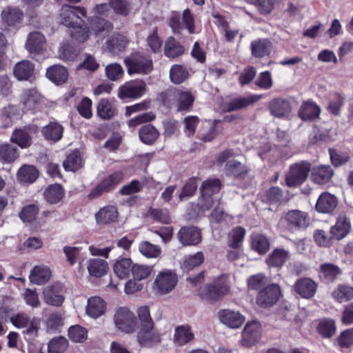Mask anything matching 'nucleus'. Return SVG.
Here are the masks:
<instances>
[{
    "instance_id": "f257e3e1",
    "label": "nucleus",
    "mask_w": 353,
    "mask_h": 353,
    "mask_svg": "<svg viewBox=\"0 0 353 353\" xmlns=\"http://www.w3.org/2000/svg\"><path fill=\"white\" fill-rule=\"evenodd\" d=\"M139 323V330L137 340L142 345H148L161 341L159 332L154 328V323L152 319L150 311L148 306H141L137 309Z\"/></svg>"
},
{
    "instance_id": "f03ea898",
    "label": "nucleus",
    "mask_w": 353,
    "mask_h": 353,
    "mask_svg": "<svg viewBox=\"0 0 353 353\" xmlns=\"http://www.w3.org/2000/svg\"><path fill=\"white\" fill-rule=\"evenodd\" d=\"M125 63L130 74H146L152 70V60L139 52L132 54L125 59Z\"/></svg>"
},
{
    "instance_id": "7ed1b4c3",
    "label": "nucleus",
    "mask_w": 353,
    "mask_h": 353,
    "mask_svg": "<svg viewBox=\"0 0 353 353\" xmlns=\"http://www.w3.org/2000/svg\"><path fill=\"white\" fill-rule=\"evenodd\" d=\"M86 12L83 8L63 5L60 10L61 23L69 28L83 26V21L81 16L85 17Z\"/></svg>"
},
{
    "instance_id": "20e7f679",
    "label": "nucleus",
    "mask_w": 353,
    "mask_h": 353,
    "mask_svg": "<svg viewBox=\"0 0 353 353\" xmlns=\"http://www.w3.org/2000/svg\"><path fill=\"white\" fill-rule=\"evenodd\" d=\"M114 322L117 328L121 332L130 334L136 330L135 316L128 307H121L116 310L114 315Z\"/></svg>"
},
{
    "instance_id": "39448f33",
    "label": "nucleus",
    "mask_w": 353,
    "mask_h": 353,
    "mask_svg": "<svg viewBox=\"0 0 353 353\" xmlns=\"http://www.w3.org/2000/svg\"><path fill=\"white\" fill-rule=\"evenodd\" d=\"M310 164L301 162L292 165L290 171L285 176V183L289 187H296L303 183L308 176Z\"/></svg>"
},
{
    "instance_id": "423d86ee",
    "label": "nucleus",
    "mask_w": 353,
    "mask_h": 353,
    "mask_svg": "<svg viewBox=\"0 0 353 353\" xmlns=\"http://www.w3.org/2000/svg\"><path fill=\"white\" fill-rule=\"evenodd\" d=\"M146 90V83L141 79H136L121 85L119 89L118 97L121 99H137L141 97Z\"/></svg>"
},
{
    "instance_id": "0eeeda50",
    "label": "nucleus",
    "mask_w": 353,
    "mask_h": 353,
    "mask_svg": "<svg viewBox=\"0 0 353 353\" xmlns=\"http://www.w3.org/2000/svg\"><path fill=\"white\" fill-rule=\"evenodd\" d=\"M225 278L226 276H222L221 278L222 282H215L201 290L200 296L202 299L212 302L227 294L229 292L230 288L225 281Z\"/></svg>"
},
{
    "instance_id": "6e6552de",
    "label": "nucleus",
    "mask_w": 353,
    "mask_h": 353,
    "mask_svg": "<svg viewBox=\"0 0 353 353\" xmlns=\"http://www.w3.org/2000/svg\"><path fill=\"white\" fill-rule=\"evenodd\" d=\"M43 301L50 305L60 307L65 300L63 285L54 283L48 285L43 289Z\"/></svg>"
},
{
    "instance_id": "1a4fd4ad",
    "label": "nucleus",
    "mask_w": 353,
    "mask_h": 353,
    "mask_svg": "<svg viewBox=\"0 0 353 353\" xmlns=\"http://www.w3.org/2000/svg\"><path fill=\"white\" fill-rule=\"evenodd\" d=\"M177 281V276L174 273L170 270H164L157 275L154 285L160 294H165L175 288Z\"/></svg>"
},
{
    "instance_id": "9d476101",
    "label": "nucleus",
    "mask_w": 353,
    "mask_h": 353,
    "mask_svg": "<svg viewBox=\"0 0 353 353\" xmlns=\"http://www.w3.org/2000/svg\"><path fill=\"white\" fill-rule=\"evenodd\" d=\"M281 295V290L277 284H271L261 290L257 296V304L263 307L274 305Z\"/></svg>"
},
{
    "instance_id": "9b49d317",
    "label": "nucleus",
    "mask_w": 353,
    "mask_h": 353,
    "mask_svg": "<svg viewBox=\"0 0 353 353\" xmlns=\"http://www.w3.org/2000/svg\"><path fill=\"white\" fill-rule=\"evenodd\" d=\"M262 97L263 95L261 94H251L248 97L233 98L224 103L223 109L225 112H228L238 111L257 102L262 99Z\"/></svg>"
},
{
    "instance_id": "f8f14e48",
    "label": "nucleus",
    "mask_w": 353,
    "mask_h": 353,
    "mask_svg": "<svg viewBox=\"0 0 353 353\" xmlns=\"http://www.w3.org/2000/svg\"><path fill=\"white\" fill-rule=\"evenodd\" d=\"M176 237L183 246L196 245L201 241L200 230L194 226L182 227L178 232Z\"/></svg>"
},
{
    "instance_id": "ddd939ff",
    "label": "nucleus",
    "mask_w": 353,
    "mask_h": 353,
    "mask_svg": "<svg viewBox=\"0 0 353 353\" xmlns=\"http://www.w3.org/2000/svg\"><path fill=\"white\" fill-rule=\"evenodd\" d=\"M123 176L121 172H115L104 179L89 194L90 199H95L104 192L112 190L122 180Z\"/></svg>"
},
{
    "instance_id": "4468645a",
    "label": "nucleus",
    "mask_w": 353,
    "mask_h": 353,
    "mask_svg": "<svg viewBox=\"0 0 353 353\" xmlns=\"http://www.w3.org/2000/svg\"><path fill=\"white\" fill-rule=\"evenodd\" d=\"M261 336V327L258 321L247 323L242 332V345L250 347L257 343Z\"/></svg>"
},
{
    "instance_id": "2eb2a0df",
    "label": "nucleus",
    "mask_w": 353,
    "mask_h": 353,
    "mask_svg": "<svg viewBox=\"0 0 353 353\" xmlns=\"http://www.w3.org/2000/svg\"><path fill=\"white\" fill-rule=\"evenodd\" d=\"M26 48L32 54H43L46 49L45 37L39 32H30L26 43Z\"/></svg>"
},
{
    "instance_id": "dca6fc26",
    "label": "nucleus",
    "mask_w": 353,
    "mask_h": 353,
    "mask_svg": "<svg viewBox=\"0 0 353 353\" xmlns=\"http://www.w3.org/2000/svg\"><path fill=\"white\" fill-rule=\"evenodd\" d=\"M42 101V96L35 88L24 89L20 96V103L29 110L35 109Z\"/></svg>"
},
{
    "instance_id": "f3484780",
    "label": "nucleus",
    "mask_w": 353,
    "mask_h": 353,
    "mask_svg": "<svg viewBox=\"0 0 353 353\" xmlns=\"http://www.w3.org/2000/svg\"><path fill=\"white\" fill-rule=\"evenodd\" d=\"M221 322L229 327L238 328L245 321L244 316L238 312L221 310L219 312Z\"/></svg>"
},
{
    "instance_id": "a211bd4d",
    "label": "nucleus",
    "mask_w": 353,
    "mask_h": 353,
    "mask_svg": "<svg viewBox=\"0 0 353 353\" xmlns=\"http://www.w3.org/2000/svg\"><path fill=\"white\" fill-rule=\"evenodd\" d=\"M316 283L309 278L299 279L294 285L295 292L301 297L309 299L312 297L316 291Z\"/></svg>"
},
{
    "instance_id": "6ab92c4d",
    "label": "nucleus",
    "mask_w": 353,
    "mask_h": 353,
    "mask_svg": "<svg viewBox=\"0 0 353 353\" xmlns=\"http://www.w3.org/2000/svg\"><path fill=\"white\" fill-rule=\"evenodd\" d=\"M337 198L329 192L322 193L316 203V209L321 213H330L336 207Z\"/></svg>"
},
{
    "instance_id": "aec40b11",
    "label": "nucleus",
    "mask_w": 353,
    "mask_h": 353,
    "mask_svg": "<svg viewBox=\"0 0 353 353\" xmlns=\"http://www.w3.org/2000/svg\"><path fill=\"white\" fill-rule=\"evenodd\" d=\"M41 133L46 139L57 142L63 137V127L57 121H51L42 128Z\"/></svg>"
},
{
    "instance_id": "412c9836",
    "label": "nucleus",
    "mask_w": 353,
    "mask_h": 353,
    "mask_svg": "<svg viewBox=\"0 0 353 353\" xmlns=\"http://www.w3.org/2000/svg\"><path fill=\"white\" fill-rule=\"evenodd\" d=\"M334 172L329 165L315 166L312 170L311 179L317 184L327 183L333 176Z\"/></svg>"
},
{
    "instance_id": "4be33fe9",
    "label": "nucleus",
    "mask_w": 353,
    "mask_h": 353,
    "mask_svg": "<svg viewBox=\"0 0 353 353\" xmlns=\"http://www.w3.org/2000/svg\"><path fill=\"white\" fill-rule=\"evenodd\" d=\"M128 43L127 38L120 34H113L105 42L107 50L114 54L124 51Z\"/></svg>"
},
{
    "instance_id": "5701e85b",
    "label": "nucleus",
    "mask_w": 353,
    "mask_h": 353,
    "mask_svg": "<svg viewBox=\"0 0 353 353\" xmlns=\"http://www.w3.org/2000/svg\"><path fill=\"white\" fill-rule=\"evenodd\" d=\"M285 219L290 225L297 228H305L309 225V219L305 213L298 210H290Z\"/></svg>"
},
{
    "instance_id": "b1692460",
    "label": "nucleus",
    "mask_w": 353,
    "mask_h": 353,
    "mask_svg": "<svg viewBox=\"0 0 353 353\" xmlns=\"http://www.w3.org/2000/svg\"><path fill=\"white\" fill-rule=\"evenodd\" d=\"M118 214L117 208L109 205L101 209L95 216L97 223L107 225L115 222L117 220Z\"/></svg>"
},
{
    "instance_id": "393cba45",
    "label": "nucleus",
    "mask_w": 353,
    "mask_h": 353,
    "mask_svg": "<svg viewBox=\"0 0 353 353\" xmlns=\"http://www.w3.org/2000/svg\"><path fill=\"white\" fill-rule=\"evenodd\" d=\"M174 97L177 101L178 111L189 110L194 101V98L190 92L179 89L174 92Z\"/></svg>"
},
{
    "instance_id": "a878e982",
    "label": "nucleus",
    "mask_w": 353,
    "mask_h": 353,
    "mask_svg": "<svg viewBox=\"0 0 353 353\" xmlns=\"http://www.w3.org/2000/svg\"><path fill=\"white\" fill-rule=\"evenodd\" d=\"M288 259V251L283 248H276L266 259V263L271 267L281 268Z\"/></svg>"
},
{
    "instance_id": "bb28decb",
    "label": "nucleus",
    "mask_w": 353,
    "mask_h": 353,
    "mask_svg": "<svg viewBox=\"0 0 353 353\" xmlns=\"http://www.w3.org/2000/svg\"><path fill=\"white\" fill-rule=\"evenodd\" d=\"M86 312L94 319L103 315L105 312V303L103 299L99 296H92L88 299Z\"/></svg>"
},
{
    "instance_id": "cd10ccee",
    "label": "nucleus",
    "mask_w": 353,
    "mask_h": 353,
    "mask_svg": "<svg viewBox=\"0 0 353 353\" xmlns=\"http://www.w3.org/2000/svg\"><path fill=\"white\" fill-rule=\"evenodd\" d=\"M269 108L275 117H283L290 112L291 107L289 101L283 99H274L270 102Z\"/></svg>"
},
{
    "instance_id": "c85d7f7f",
    "label": "nucleus",
    "mask_w": 353,
    "mask_h": 353,
    "mask_svg": "<svg viewBox=\"0 0 353 353\" xmlns=\"http://www.w3.org/2000/svg\"><path fill=\"white\" fill-rule=\"evenodd\" d=\"M34 70V65L30 61L23 60L15 65L13 72L17 79L22 81L28 79Z\"/></svg>"
},
{
    "instance_id": "c756f323",
    "label": "nucleus",
    "mask_w": 353,
    "mask_h": 353,
    "mask_svg": "<svg viewBox=\"0 0 353 353\" xmlns=\"http://www.w3.org/2000/svg\"><path fill=\"white\" fill-rule=\"evenodd\" d=\"M51 276L50 270L44 266H35L30 272L29 279L31 283L42 285L49 281Z\"/></svg>"
},
{
    "instance_id": "7c9ffc66",
    "label": "nucleus",
    "mask_w": 353,
    "mask_h": 353,
    "mask_svg": "<svg viewBox=\"0 0 353 353\" xmlns=\"http://www.w3.org/2000/svg\"><path fill=\"white\" fill-rule=\"evenodd\" d=\"M350 228V225L347 221L346 216L345 215H341L339 216L336 224L331 228L330 233L332 237L340 240L347 235Z\"/></svg>"
},
{
    "instance_id": "2f4dec72",
    "label": "nucleus",
    "mask_w": 353,
    "mask_h": 353,
    "mask_svg": "<svg viewBox=\"0 0 353 353\" xmlns=\"http://www.w3.org/2000/svg\"><path fill=\"white\" fill-rule=\"evenodd\" d=\"M46 76L53 83L59 85L66 81L68 74L65 68L54 65L48 69Z\"/></svg>"
},
{
    "instance_id": "473e14b6",
    "label": "nucleus",
    "mask_w": 353,
    "mask_h": 353,
    "mask_svg": "<svg viewBox=\"0 0 353 353\" xmlns=\"http://www.w3.org/2000/svg\"><path fill=\"white\" fill-rule=\"evenodd\" d=\"M159 132L151 124L143 125L139 131L141 141L147 145H152L159 137Z\"/></svg>"
},
{
    "instance_id": "72a5a7b5",
    "label": "nucleus",
    "mask_w": 353,
    "mask_h": 353,
    "mask_svg": "<svg viewBox=\"0 0 353 353\" xmlns=\"http://www.w3.org/2000/svg\"><path fill=\"white\" fill-rule=\"evenodd\" d=\"M250 48L254 57L261 58L270 54L272 43L267 39H258L251 43Z\"/></svg>"
},
{
    "instance_id": "f704fd0d",
    "label": "nucleus",
    "mask_w": 353,
    "mask_h": 353,
    "mask_svg": "<svg viewBox=\"0 0 353 353\" xmlns=\"http://www.w3.org/2000/svg\"><path fill=\"white\" fill-rule=\"evenodd\" d=\"M194 339V334L189 325L178 326L175 329L174 341L179 345H185Z\"/></svg>"
},
{
    "instance_id": "c9c22d12",
    "label": "nucleus",
    "mask_w": 353,
    "mask_h": 353,
    "mask_svg": "<svg viewBox=\"0 0 353 353\" xmlns=\"http://www.w3.org/2000/svg\"><path fill=\"white\" fill-rule=\"evenodd\" d=\"M12 143L17 144L21 148H27L32 143V139L26 128L15 130L10 137Z\"/></svg>"
},
{
    "instance_id": "e433bc0d",
    "label": "nucleus",
    "mask_w": 353,
    "mask_h": 353,
    "mask_svg": "<svg viewBox=\"0 0 353 353\" xmlns=\"http://www.w3.org/2000/svg\"><path fill=\"white\" fill-rule=\"evenodd\" d=\"M134 265L130 259L123 258L118 261L114 265V272L120 279H126L130 273L132 274Z\"/></svg>"
},
{
    "instance_id": "4c0bfd02",
    "label": "nucleus",
    "mask_w": 353,
    "mask_h": 353,
    "mask_svg": "<svg viewBox=\"0 0 353 353\" xmlns=\"http://www.w3.org/2000/svg\"><path fill=\"white\" fill-rule=\"evenodd\" d=\"M108 269L107 262L101 259H93L90 260L88 265L89 274L94 277H101L104 275Z\"/></svg>"
},
{
    "instance_id": "58836bf2",
    "label": "nucleus",
    "mask_w": 353,
    "mask_h": 353,
    "mask_svg": "<svg viewBox=\"0 0 353 353\" xmlns=\"http://www.w3.org/2000/svg\"><path fill=\"white\" fill-rule=\"evenodd\" d=\"M18 179L23 183H33L39 176V172L34 166L23 165L18 171Z\"/></svg>"
},
{
    "instance_id": "ea45409f",
    "label": "nucleus",
    "mask_w": 353,
    "mask_h": 353,
    "mask_svg": "<svg viewBox=\"0 0 353 353\" xmlns=\"http://www.w3.org/2000/svg\"><path fill=\"white\" fill-rule=\"evenodd\" d=\"M183 52V47L174 37H170L166 41L164 52L168 57L175 58L181 55Z\"/></svg>"
},
{
    "instance_id": "a19ab883",
    "label": "nucleus",
    "mask_w": 353,
    "mask_h": 353,
    "mask_svg": "<svg viewBox=\"0 0 353 353\" xmlns=\"http://www.w3.org/2000/svg\"><path fill=\"white\" fill-rule=\"evenodd\" d=\"M320 108L318 105L313 103H305L302 105L299 110L300 117L304 120H312L319 115Z\"/></svg>"
},
{
    "instance_id": "79ce46f5",
    "label": "nucleus",
    "mask_w": 353,
    "mask_h": 353,
    "mask_svg": "<svg viewBox=\"0 0 353 353\" xmlns=\"http://www.w3.org/2000/svg\"><path fill=\"white\" fill-rule=\"evenodd\" d=\"M64 196V190L61 185L53 184L45 192V198L48 202L54 204L59 202Z\"/></svg>"
},
{
    "instance_id": "37998d69",
    "label": "nucleus",
    "mask_w": 353,
    "mask_h": 353,
    "mask_svg": "<svg viewBox=\"0 0 353 353\" xmlns=\"http://www.w3.org/2000/svg\"><path fill=\"white\" fill-rule=\"evenodd\" d=\"M98 115L105 120L112 119L116 114V109L108 99H101L97 105Z\"/></svg>"
},
{
    "instance_id": "c03bdc74",
    "label": "nucleus",
    "mask_w": 353,
    "mask_h": 353,
    "mask_svg": "<svg viewBox=\"0 0 353 353\" xmlns=\"http://www.w3.org/2000/svg\"><path fill=\"white\" fill-rule=\"evenodd\" d=\"M63 166L67 171H76L81 168L82 160L79 151H74L68 155L66 159L63 162Z\"/></svg>"
},
{
    "instance_id": "a18cd8bd",
    "label": "nucleus",
    "mask_w": 353,
    "mask_h": 353,
    "mask_svg": "<svg viewBox=\"0 0 353 353\" xmlns=\"http://www.w3.org/2000/svg\"><path fill=\"white\" fill-rule=\"evenodd\" d=\"M332 296L339 303L348 301L353 298V288L340 285L332 292Z\"/></svg>"
},
{
    "instance_id": "49530a36",
    "label": "nucleus",
    "mask_w": 353,
    "mask_h": 353,
    "mask_svg": "<svg viewBox=\"0 0 353 353\" xmlns=\"http://www.w3.org/2000/svg\"><path fill=\"white\" fill-rule=\"evenodd\" d=\"M18 150L16 147L6 143L0 145V160L11 163L18 157Z\"/></svg>"
},
{
    "instance_id": "de8ad7c7",
    "label": "nucleus",
    "mask_w": 353,
    "mask_h": 353,
    "mask_svg": "<svg viewBox=\"0 0 353 353\" xmlns=\"http://www.w3.org/2000/svg\"><path fill=\"white\" fill-rule=\"evenodd\" d=\"M221 188V183L218 179H208L203 182L201 187V193L202 195H213L219 192Z\"/></svg>"
},
{
    "instance_id": "09e8293b",
    "label": "nucleus",
    "mask_w": 353,
    "mask_h": 353,
    "mask_svg": "<svg viewBox=\"0 0 353 353\" xmlns=\"http://www.w3.org/2000/svg\"><path fill=\"white\" fill-rule=\"evenodd\" d=\"M252 248L260 254H264L270 248V243L268 239L262 234L252 236Z\"/></svg>"
},
{
    "instance_id": "8fccbe9b",
    "label": "nucleus",
    "mask_w": 353,
    "mask_h": 353,
    "mask_svg": "<svg viewBox=\"0 0 353 353\" xmlns=\"http://www.w3.org/2000/svg\"><path fill=\"white\" fill-rule=\"evenodd\" d=\"M188 77V72L182 65H173L170 71V78L172 82L179 84L183 82Z\"/></svg>"
},
{
    "instance_id": "3c124183",
    "label": "nucleus",
    "mask_w": 353,
    "mask_h": 353,
    "mask_svg": "<svg viewBox=\"0 0 353 353\" xmlns=\"http://www.w3.org/2000/svg\"><path fill=\"white\" fill-rule=\"evenodd\" d=\"M109 4L116 14L124 17L128 16L132 9L128 0H109Z\"/></svg>"
},
{
    "instance_id": "603ef678",
    "label": "nucleus",
    "mask_w": 353,
    "mask_h": 353,
    "mask_svg": "<svg viewBox=\"0 0 353 353\" xmlns=\"http://www.w3.org/2000/svg\"><path fill=\"white\" fill-rule=\"evenodd\" d=\"M197 183L195 178L189 179L181 188V192L179 195L180 201L192 196L197 190Z\"/></svg>"
},
{
    "instance_id": "864d4df0",
    "label": "nucleus",
    "mask_w": 353,
    "mask_h": 353,
    "mask_svg": "<svg viewBox=\"0 0 353 353\" xmlns=\"http://www.w3.org/2000/svg\"><path fill=\"white\" fill-rule=\"evenodd\" d=\"M319 333L323 337L330 338L332 336L336 331L334 321L332 319H323L317 327Z\"/></svg>"
},
{
    "instance_id": "5fc2aeb1",
    "label": "nucleus",
    "mask_w": 353,
    "mask_h": 353,
    "mask_svg": "<svg viewBox=\"0 0 353 353\" xmlns=\"http://www.w3.org/2000/svg\"><path fill=\"white\" fill-rule=\"evenodd\" d=\"M204 261V255L201 252L195 254L186 256L183 263V268L190 271L195 267L199 266Z\"/></svg>"
},
{
    "instance_id": "6e6d98bb",
    "label": "nucleus",
    "mask_w": 353,
    "mask_h": 353,
    "mask_svg": "<svg viewBox=\"0 0 353 353\" xmlns=\"http://www.w3.org/2000/svg\"><path fill=\"white\" fill-rule=\"evenodd\" d=\"M2 19L8 26L18 23L22 17V13L17 8H6L2 12Z\"/></svg>"
},
{
    "instance_id": "4d7b16f0",
    "label": "nucleus",
    "mask_w": 353,
    "mask_h": 353,
    "mask_svg": "<svg viewBox=\"0 0 353 353\" xmlns=\"http://www.w3.org/2000/svg\"><path fill=\"white\" fill-rule=\"evenodd\" d=\"M148 216L154 221L163 223L168 224L170 222V216L167 209L150 208Z\"/></svg>"
},
{
    "instance_id": "13d9d810",
    "label": "nucleus",
    "mask_w": 353,
    "mask_h": 353,
    "mask_svg": "<svg viewBox=\"0 0 353 353\" xmlns=\"http://www.w3.org/2000/svg\"><path fill=\"white\" fill-rule=\"evenodd\" d=\"M140 252L148 258H157L161 252V248L148 241L141 242L139 245Z\"/></svg>"
},
{
    "instance_id": "bf43d9fd",
    "label": "nucleus",
    "mask_w": 353,
    "mask_h": 353,
    "mask_svg": "<svg viewBox=\"0 0 353 353\" xmlns=\"http://www.w3.org/2000/svg\"><path fill=\"white\" fill-rule=\"evenodd\" d=\"M319 268L324 278L330 281H334L336 277L341 274L339 268L332 263H323Z\"/></svg>"
},
{
    "instance_id": "052dcab7",
    "label": "nucleus",
    "mask_w": 353,
    "mask_h": 353,
    "mask_svg": "<svg viewBox=\"0 0 353 353\" xmlns=\"http://www.w3.org/2000/svg\"><path fill=\"white\" fill-rule=\"evenodd\" d=\"M343 103V99L339 94H331L329 97L327 110L334 115H339Z\"/></svg>"
},
{
    "instance_id": "680f3d73",
    "label": "nucleus",
    "mask_w": 353,
    "mask_h": 353,
    "mask_svg": "<svg viewBox=\"0 0 353 353\" xmlns=\"http://www.w3.org/2000/svg\"><path fill=\"white\" fill-rule=\"evenodd\" d=\"M225 172L228 175H232L235 177H241L246 172V169L240 162L231 160L226 163Z\"/></svg>"
},
{
    "instance_id": "e2e57ef3",
    "label": "nucleus",
    "mask_w": 353,
    "mask_h": 353,
    "mask_svg": "<svg viewBox=\"0 0 353 353\" xmlns=\"http://www.w3.org/2000/svg\"><path fill=\"white\" fill-rule=\"evenodd\" d=\"M69 338L77 343H82L87 339V330L79 325H74L68 330Z\"/></svg>"
},
{
    "instance_id": "0e129e2a",
    "label": "nucleus",
    "mask_w": 353,
    "mask_h": 353,
    "mask_svg": "<svg viewBox=\"0 0 353 353\" xmlns=\"http://www.w3.org/2000/svg\"><path fill=\"white\" fill-rule=\"evenodd\" d=\"M49 353H62L68 347V341L64 337H59L51 340L48 343Z\"/></svg>"
},
{
    "instance_id": "69168bd1",
    "label": "nucleus",
    "mask_w": 353,
    "mask_h": 353,
    "mask_svg": "<svg viewBox=\"0 0 353 353\" xmlns=\"http://www.w3.org/2000/svg\"><path fill=\"white\" fill-rule=\"evenodd\" d=\"M39 212V208L35 205H29L25 207L19 214V216L23 222L30 223L33 221Z\"/></svg>"
},
{
    "instance_id": "338daca9",
    "label": "nucleus",
    "mask_w": 353,
    "mask_h": 353,
    "mask_svg": "<svg viewBox=\"0 0 353 353\" xmlns=\"http://www.w3.org/2000/svg\"><path fill=\"white\" fill-rule=\"evenodd\" d=\"M153 267L150 265H134L132 275L134 279L141 281L146 279L152 272Z\"/></svg>"
},
{
    "instance_id": "774afa93",
    "label": "nucleus",
    "mask_w": 353,
    "mask_h": 353,
    "mask_svg": "<svg viewBox=\"0 0 353 353\" xmlns=\"http://www.w3.org/2000/svg\"><path fill=\"white\" fill-rule=\"evenodd\" d=\"M337 341L339 345L342 348H347L353 345V328L342 332L338 337Z\"/></svg>"
}]
</instances>
